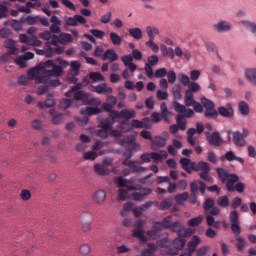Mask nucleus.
<instances>
[{
	"label": "nucleus",
	"mask_w": 256,
	"mask_h": 256,
	"mask_svg": "<svg viewBox=\"0 0 256 256\" xmlns=\"http://www.w3.org/2000/svg\"><path fill=\"white\" fill-rule=\"evenodd\" d=\"M156 97L158 101H167L169 99V93L167 91L157 90Z\"/></svg>",
	"instance_id": "60"
},
{
	"label": "nucleus",
	"mask_w": 256,
	"mask_h": 256,
	"mask_svg": "<svg viewBox=\"0 0 256 256\" xmlns=\"http://www.w3.org/2000/svg\"><path fill=\"white\" fill-rule=\"evenodd\" d=\"M216 173L221 183L226 185V189L229 193H243L245 191V184L239 182V176L237 174H230L225 168H217Z\"/></svg>",
	"instance_id": "2"
},
{
	"label": "nucleus",
	"mask_w": 256,
	"mask_h": 256,
	"mask_svg": "<svg viewBox=\"0 0 256 256\" xmlns=\"http://www.w3.org/2000/svg\"><path fill=\"white\" fill-rule=\"evenodd\" d=\"M228 135H232V143L236 147H245L247 145V140L243 137L241 131H228Z\"/></svg>",
	"instance_id": "19"
},
{
	"label": "nucleus",
	"mask_w": 256,
	"mask_h": 256,
	"mask_svg": "<svg viewBox=\"0 0 256 256\" xmlns=\"http://www.w3.org/2000/svg\"><path fill=\"white\" fill-rule=\"evenodd\" d=\"M89 79H91V81H105V77H103L102 73L99 72H91L89 74Z\"/></svg>",
	"instance_id": "59"
},
{
	"label": "nucleus",
	"mask_w": 256,
	"mask_h": 256,
	"mask_svg": "<svg viewBox=\"0 0 256 256\" xmlns=\"http://www.w3.org/2000/svg\"><path fill=\"white\" fill-rule=\"evenodd\" d=\"M41 39L44 41H48L50 45H53L54 47H57L59 43H61L60 36L53 35L49 30H46L40 34Z\"/></svg>",
	"instance_id": "25"
},
{
	"label": "nucleus",
	"mask_w": 256,
	"mask_h": 256,
	"mask_svg": "<svg viewBox=\"0 0 256 256\" xmlns=\"http://www.w3.org/2000/svg\"><path fill=\"white\" fill-rule=\"evenodd\" d=\"M109 37H110L111 43L116 47L123 43V38H121V36H119V34L115 32H110Z\"/></svg>",
	"instance_id": "45"
},
{
	"label": "nucleus",
	"mask_w": 256,
	"mask_h": 256,
	"mask_svg": "<svg viewBox=\"0 0 256 256\" xmlns=\"http://www.w3.org/2000/svg\"><path fill=\"white\" fill-rule=\"evenodd\" d=\"M122 163L132 169L134 173H145V171H147V168L139 165V161L123 160Z\"/></svg>",
	"instance_id": "27"
},
{
	"label": "nucleus",
	"mask_w": 256,
	"mask_h": 256,
	"mask_svg": "<svg viewBox=\"0 0 256 256\" xmlns=\"http://www.w3.org/2000/svg\"><path fill=\"white\" fill-rule=\"evenodd\" d=\"M241 24L246 27V29H248V31H250V33H252V35L254 37H256V24L255 22H251L248 20H242Z\"/></svg>",
	"instance_id": "44"
},
{
	"label": "nucleus",
	"mask_w": 256,
	"mask_h": 256,
	"mask_svg": "<svg viewBox=\"0 0 256 256\" xmlns=\"http://www.w3.org/2000/svg\"><path fill=\"white\" fill-rule=\"evenodd\" d=\"M204 216L199 215L198 217L192 218L188 221V227H199L203 223Z\"/></svg>",
	"instance_id": "49"
},
{
	"label": "nucleus",
	"mask_w": 256,
	"mask_h": 256,
	"mask_svg": "<svg viewBox=\"0 0 256 256\" xmlns=\"http://www.w3.org/2000/svg\"><path fill=\"white\" fill-rule=\"evenodd\" d=\"M4 47L8 49L9 53H12V55H19V48H17V42L13 39H7L4 42Z\"/></svg>",
	"instance_id": "32"
},
{
	"label": "nucleus",
	"mask_w": 256,
	"mask_h": 256,
	"mask_svg": "<svg viewBox=\"0 0 256 256\" xmlns=\"http://www.w3.org/2000/svg\"><path fill=\"white\" fill-rule=\"evenodd\" d=\"M114 181L117 187H126L127 191H135V189L139 190V188H136L135 186L132 185V183H135V178H131L130 180H127L123 178V176H119L115 178Z\"/></svg>",
	"instance_id": "21"
},
{
	"label": "nucleus",
	"mask_w": 256,
	"mask_h": 256,
	"mask_svg": "<svg viewBox=\"0 0 256 256\" xmlns=\"http://www.w3.org/2000/svg\"><path fill=\"white\" fill-rule=\"evenodd\" d=\"M146 46L153 51V53H159V45L155 43V38H149V41L146 42Z\"/></svg>",
	"instance_id": "57"
},
{
	"label": "nucleus",
	"mask_w": 256,
	"mask_h": 256,
	"mask_svg": "<svg viewBox=\"0 0 256 256\" xmlns=\"http://www.w3.org/2000/svg\"><path fill=\"white\" fill-rule=\"evenodd\" d=\"M184 103L186 107H193L196 113H203V109H205L202 103L195 101L193 93L190 91L185 92Z\"/></svg>",
	"instance_id": "11"
},
{
	"label": "nucleus",
	"mask_w": 256,
	"mask_h": 256,
	"mask_svg": "<svg viewBox=\"0 0 256 256\" xmlns=\"http://www.w3.org/2000/svg\"><path fill=\"white\" fill-rule=\"evenodd\" d=\"M70 67H71V69L69 70V75H71V77H78L79 69H81V62L72 61L70 63Z\"/></svg>",
	"instance_id": "39"
},
{
	"label": "nucleus",
	"mask_w": 256,
	"mask_h": 256,
	"mask_svg": "<svg viewBox=\"0 0 256 256\" xmlns=\"http://www.w3.org/2000/svg\"><path fill=\"white\" fill-rule=\"evenodd\" d=\"M163 224L161 223V221L159 222H154L152 229L148 230L146 232V235H148V237H157V233H159V231H163Z\"/></svg>",
	"instance_id": "35"
},
{
	"label": "nucleus",
	"mask_w": 256,
	"mask_h": 256,
	"mask_svg": "<svg viewBox=\"0 0 256 256\" xmlns=\"http://www.w3.org/2000/svg\"><path fill=\"white\" fill-rule=\"evenodd\" d=\"M217 215H213L211 213H206V223L209 227H219V222H215V218Z\"/></svg>",
	"instance_id": "47"
},
{
	"label": "nucleus",
	"mask_w": 256,
	"mask_h": 256,
	"mask_svg": "<svg viewBox=\"0 0 256 256\" xmlns=\"http://www.w3.org/2000/svg\"><path fill=\"white\" fill-rule=\"evenodd\" d=\"M181 89H183V86H181V84H175L172 87V94L175 101H181V99H183V95L181 94Z\"/></svg>",
	"instance_id": "41"
},
{
	"label": "nucleus",
	"mask_w": 256,
	"mask_h": 256,
	"mask_svg": "<svg viewBox=\"0 0 256 256\" xmlns=\"http://www.w3.org/2000/svg\"><path fill=\"white\" fill-rule=\"evenodd\" d=\"M21 23H27L28 25H36L39 21V16H27L20 19Z\"/></svg>",
	"instance_id": "51"
},
{
	"label": "nucleus",
	"mask_w": 256,
	"mask_h": 256,
	"mask_svg": "<svg viewBox=\"0 0 256 256\" xmlns=\"http://www.w3.org/2000/svg\"><path fill=\"white\" fill-rule=\"evenodd\" d=\"M180 164L182 165V169L186 171V173H193V171H196L199 169V163H195L194 161H191L189 158H181Z\"/></svg>",
	"instance_id": "20"
},
{
	"label": "nucleus",
	"mask_w": 256,
	"mask_h": 256,
	"mask_svg": "<svg viewBox=\"0 0 256 256\" xmlns=\"http://www.w3.org/2000/svg\"><path fill=\"white\" fill-rule=\"evenodd\" d=\"M201 243V239L198 236H193L191 241L188 242V251L184 254H181L180 256H191V253L197 249V245Z\"/></svg>",
	"instance_id": "30"
},
{
	"label": "nucleus",
	"mask_w": 256,
	"mask_h": 256,
	"mask_svg": "<svg viewBox=\"0 0 256 256\" xmlns=\"http://www.w3.org/2000/svg\"><path fill=\"white\" fill-rule=\"evenodd\" d=\"M19 40L21 43H25L31 47H41V40L37 39V36H27V34H20Z\"/></svg>",
	"instance_id": "22"
},
{
	"label": "nucleus",
	"mask_w": 256,
	"mask_h": 256,
	"mask_svg": "<svg viewBox=\"0 0 256 256\" xmlns=\"http://www.w3.org/2000/svg\"><path fill=\"white\" fill-rule=\"evenodd\" d=\"M238 111L241 115H243L244 117H247V115H249L250 113L249 104L245 101H240L238 103Z\"/></svg>",
	"instance_id": "42"
},
{
	"label": "nucleus",
	"mask_w": 256,
	"mask_h": 256,
	"mask_svg": "<svg viewBox=\"0 0 256 256\" xmlns=\"http://www.w3.org/2000/svg\"><path fill=\"white\" fill-rule=\"evenodd\" d=\"M50 69L44 68L43 66H37L28 71V76L31 81H35L38 84L44 83L47 87H59L61 81L59 79L51 80L53 75L47 73Z\"/></svg>",
	"instance_id": "3"
},
{
	"label": "nucleus",
	"mask_w": 256,
	"mask_h": 256,
	"mask_svg": "<svg viewBox=\"0 0 256 256\" xmlns=\"http://www.w3.org/2000/svg\"><path fill=\"white\" fill-rule=\"evenodd\" d=\"M176 123L178 129H181V131H185L187 129V121L185 120V117L183 115H178L176 117Z\"/></svg>",
	"instance_id": "46"
},
{
	"label": "nucleus",
	"mask_w": 256,
	"mask_h": 256,
	"mask_svg": "<svg viewBox=\"0 0 256 256\" xmlns=\"http://www.w3.org/2000/svg\"><path fill=\"white\" fill-rule=\"evenodd\" d=\"M159 63V56L151 55L147 58V63L144 66V71L148 79H153V67Z\"/></svg>",
	"instance_id": "14"
},
{
	"label": "nucleus",
	"mask_w": 256,
	"mask_h": 256,
	"mask_svg": "<svg viewBox=\"0 0 256 256\" xmlns=\"http://www.w3.org/2000/svg\"><path fill=\"white\" fill-rule=\"evenodd\" d=\"M200 102L205 109L204 117H206V119H217L219 115L225 119H231V117L235 115V110L231 103L226 104V106H220L218 110H215V102L213 100L207 97H201Z\"/></svg>",
	"instance_id": "1"
},
{
	"label": "nucleus",
	"mask_w": 256,
	"mask_h": 256,
	"mask_svg": "<svg viewBox=\"0 0 256 256\" xmlns=\"http://www.w3.org/2000/svg\"><path fill=\"white\" fill-rule=\"evenodd\" d=\"M128 33L135 41H141V39H143V30H141V28H130L128 29Z\"/></svg>",
	"instance_id": "38"
},
{
	"label": "nucleus",
	"mask_w": 256,
	"mask_h": 256,
	"mask_svg": "<svg viewBox=\"0 0 256 256\" xmlns=\"http://www.w3.org/2000/svg\"><path fill=\"white\" fill-rule=\"evenodd\" d=\"M60 43H71L73 41V36L69 33H60Z\"/></svg>",
	"instance_id": "61"
},
{
	"label": "nucleus",
	"mask_w": 256,
	"mask_h": 256,
	"mask_svg": "<svg viewBox=\"0 0 256 256\" xmlns=\"http://www.w3.org/2000/svg\"><path fill=\"white\" fill-rule=\"evenodd\" d=\"M230 219V229L232 233L236 236V249L240 253L245 249V245H247V240L245 238L241 237V224L239 223V213L237 210H233L230 212L229 215Z\"/></svg>",
	"instance_id": "4"
},
{
	"label": "nucleus",
	"mask_w": 256,
	"mask_h": 256,
	"mask_svg": "<svg viewBox=\"0 0 256 256\" xmlns=\"http://www.w3.org/2000/svg\"><path fill=\"white\" fill-rule=\"evenodd\" d=\"M79 219L81 223H93L95 216L93 213L86 211L80 214Z\"/></svg>",
	"instance_id": "40"
},
{
	"label": "nucleus",
	"mask_w": 256,
	"mask_h": 256,
	"mask_svg": "<svg viewBox=\"0 0 256 256\" xmlns=\"http://www.w3.org/2000/svg\"><path fill=\"white\" fill-rule=\"evenodd\" d=\"M173 205V199L171 198H166L162 200V202L159 205V210L160 211H167Z\"/></svg>",
	"instance_id": "52"
},
{
	"label": "nucleus",
	"mask_w": 256,
	"mask_h": 256,
	"mask_svg": "<svg viewBox=\"0 0 256 256\" xmlns=\"http://www.w3.org/2000/svg\"><path fill=\"white\" fill-rule=\"evenodd\" d=\"M59 65H56L54 60H47L42 63L40 67H44V69H50V71H46L48 75H53L54 77H61L63 75V69L69 67V62L67 60H60Z\"/></svg>",
	"instance_id": "5"
},
{
	"label": "nucleus",
	"mask_w": 256,
	"mask_h": 256,
	"mask_svg": "<svg viewBox=\"0 0 256 256\" xmlns=\"http://www.w3.org/2000/svg\"><path fill=\"white\" fill-rule=\"evenodd\" d=\"M94 171L95 173H97V175H102V176L109 175V169H107L105 166L101 164H95Z\"/></svg>",
	"instance_id": "50"
},
{
	"label": "nucleus",
	"mask_w": 256,
	"mask_h": 256,
	"mask_svg": "<svg viewBox=\"0 0 256 256\" xmlns=\"http://www.w3.org/2000/svg\"><path fill=\"white\" fill-rule=\"evenodd\" d=\"M81 115H99L101 109L98 107H86L80 110Z\"/></svg>",
	"instance_id": "43"
},
{
	"label": "nucleus",
	"mask_w": 256,
	"mask_h": 256,
	"mask_svg": "<svg viewBox=\"0 0 256 256\" xmlns=\"http://www.w3.org/2000/svg\"><path fill=\"white\" fill-rule=\"evenodd\" d=\"M178 81L184 86L187 87L191 82V79L186 74L180 73L178 74Z\"/></svg>",
	"instance_id": "58"
},
{
	"label": "nucleus",
	"mask_w": 256,
	"mask_h": 256,
	"mask_svg": "<svg viewBox=\"0 0 256 256\" xmlns=\"http://www.w3.org/2000/svg\"><path fill=\"white\" fill-rule=\"evenodd\" d=\"M216 33H231L233 31V24L228 20H219L213 25Z\"/></svg>",
	"instance_id": "15"
},
{
	"label": "nucleus",
	"mask_w": 256,
	"mask_h": 256,
	"mask_svg": "<svg viewBox=\"0 0 256 256\" xmlns=\"http://www.w3.org/2000/svg\"><path fill=\"white\" fill-rule=\"evenodd\" d=\"M203 131H205V126H203L201 122L196 123V129L195 128L188 129L187 142L189 143V145H191V147H195V145L197 144V139H195L196 133H198V135H201Z\"/></svg>",
	"instance_id": "10"
},
{
	"label": "nucleus",
	"mask_w": 256,
	"mask_h": 256,
	"mask_svg": "<svg viewBox=\"0 0 256 256\" xmlns=\"http://www.w3.org/2000/svg\"><path fill=\"white\" fill-rule=\"evenodd\" d=\"M107 199V192L105 190H97L94 192L92 196V201L96 203V205H104Z\"/></svg>",
	"instance_id": "28"
},
{
	"label": "nucleus",
	"mask_w": 256,
	"mask_h": 256,
	"mask_svg": "<svg viewBox=\"0 0 256 256\" xmlns=\"http://www.w3.org/2000/svg\"><path fill=\"white\" fill-rule=\"evenodd\" d=\"M119 59V56L117 55V52H115L113 49H108L105 51V53L102 55L103 61H109L110 63H113Z\"/></svg>",
	"instance_id": "34"
},
{
	"label": "nucleus",
	"mask_w": 256,
	"mask_h": 256,
	"mask_svg": "<svg viewBox=\"0 0 256 256\" xmlns=\"http://www.w3.org/2000/svg\"><path fill=\"white\" fill-rule=\"evenodd\" d=\"M183 147V142H181L178 139H173L172 140V145H168L167 151L169 155L172 157H177V150L175 149H181Z\"/></svg>",
	"instance_id": "31"
},
{
	"label": "nucleus",
	"mask_w": 256,
	"mask_h": 256,
	"mask_svg": "<svg viewBox=\"0 0 256 256\" xmlns=\"http://www.w3.org/2000/svg\"><path fill=\"white\" fill-rule=\"evenodd\" d=\"M132 233H133V237L140 239V241H147L145 234H143V230L134 229Z\"/></svg>",
	"instance_id": "64"
},
{
	"label": "nucleus",
	"mask_w": 256,
	"mask_h": 256,
	"mask_svg": "<svg viewBox=\"0 0 256 256\" xmlns=\"http://www.w3.org/2000/svg\"><path fill=\"white\" fill-rule=\"evenodd\" d=\"M100 125L102 127V129H105L107 131H111L113 125H115V119L111 118V119H106L104 121H100Z\"/></svg>",
	"instance_id": "48"
},
{
	"label": "nucleus",
	"mask_w": 256,
	"mask_h": 256,
	"mask_svg": "<svg viewBox=\"0 0 256 256\" xmlns=\"http://www.w3.org/2000/svg\"><path fill=\"white\" fill-rule=\"evenodd\" d=\"M201 171L199 174V177L203 179V181H208V183L213 182V177L209 175V171H211V166H209V163L205 161L198 162V170Z\"/></svg>",
	"instance_id": "12"
},
{
	"label": "nucleus",
	"mask_w": 256,
	"mask_h": 256,
	"mask_svg": "<svg viewBox=\"0 0 256 256\" xmlns=\"http://www.w3.org/2000/svg\"><path fill=\"white\" fill-rule=\"evenodd\" d=\"M163 136H156L152 139V145H155L156 147L163 148L165 145H167V139H169V132L164 131Z\"/></svg>",
	"instance_id": "29"
},
{
	"label": "nucleus",
	"mask_w": 256,
	"mask_h": 256,
	"mask_svg": "<svg viewBox=\"0 0 256 256\" xmlns=\"http://www.w3.org/2000/svg\"><path fill=\"white\" fill-rule=\"evenodd\" d=\"M167 76V69L166 68H160L153 73V77H156V79H163V77Z\"/></svg>",
	"instance_id": "63"
},
{
	"label": "nucleus",
	"mask_w": 256,
	"mask_h": 256,
	"mask_svg": "<svg viewBox=\"0 0 256 256\" xmlns=\"http://www.w3.org/2000/svg\"><path fill=\"white\" fill-rule=\"evenodd\" d=\"M49 113L52 117L53 125H61V123H63L65 115H63L62 113L55 114V109H51Z\"/></svg>",
	"instance_id": "37"
},
{
	"label": "nucleus",
	"mask_w": 256,
	"mask_h": 256,
	"mask_svg": "<svg viewBox=\"0 0 256 256\" xmlns=\"http://www.w3.org/2000/svg\"><path fill=\"white\" fill-rule=\"evenodd\" d=\"M135 190L134 191H141V192H133L131 194V199H133V201H143V199H145V197H147V195H151V193H153V190H151V188H143L141 186H135Z\"/></svg>",
	"instance_id": "16"
},
{
	"label": "nucleus",
	"mask_w": 256,
	"mask_h": 256,
	"mask_svg": "<svg viewBox=\"0 0 256 256\" xmlns=\"http://www.w3.org/2000/svg\"><path fill=\"white\" fill-rule=\"evenodd\" d=\"M81 89H83V83L76 82V84L72 86V91H77L74 94L75 101H82L84 105H95V103H97V99L90 98L91 94Z\"/></svg>",
	"instance_id": "7"
},
{
	"label": "nucleus",
	"mask_w": 256,
	"mask_h": 256,
	"mask_svg": "<svg viewBox=\"0 0 256 256\" xmlns=\"http://www.w3.org/2000/svg\"><path fill=\"white\" fill-rule=\"evenodd\" d=\"M170 231L172 233H177L178 237H191L193 235V230L191 228L183 227L180 221L173 222L170 225Z\"/></svg>",
	"instance_id": "9"
},
{
	"label": "nucleus",
	"mask_w": 256,
	"mask_h": 256,
	"mask_svg": "<svg viewBox=\"0 0 256 256\" xmlns=\"http://www.w3.org/2000/svg\"><path fill=\"white\" fill-rule=\"evenodd\" d=\"M119 145L121 147H126V151L123 154L125 157L124 161H130L131 157H133V152L140 147V145L135 141V136L133 135L120 138Z\"/></svg>",
	"instance_id": "6"
},
{
	"label": "nucleus",
	"mask_w": 256,
	"mask_h": 256,
	"mask_svg": "<svg viewBox=\"0 0 256 256\" xmlns=\"http://www.w3.org/2000/svg\"><path fill=\"white\" fill-rule=\"evenodd\" d=\"M206 139L209 145H212L213 147H221V145H223V138L219 132H213L212 134L206 132Z\"/></svg>",
	"instance_id": "23"
},
{
	"label": "nucleus",
	"mask_w": 256,
	"mask_h": 256,
	"mask_svg": "<svg viewBox=\"0 0 256 256\" xmlns=\"http://www.w3.org/2000/svg\"><path fill=\"white\" fill-rule=\"evenodd\" d=\"M187 243V239H185V236H178L173 241V246L176 250H170L169 253L171 255H179V251L183 250V247H185Z\"/></svg>",
	"instance_id": "24"
},
{
	"label": "nucleus",
	"mask_w": 256,
	"mask_h": 256,
	"mask_svg": "<svg viewBox=\"0 0 256 256\" xmlns=\"http://www.w3.org/2000/svg\"><path fill=\"white\" fill-rule=\"evenodd\" d=\"M174 199H175V201L178 205H182L183 201H187V199H189V193L188 192H183L182 194H177L174 197Z\"/></svg>",
	"instance_id": "55"
},
{
	"label": "nucleus",
	"mask_w": 256,
	"mask_h": 256,
	"mask_svg": "<svg viewBox=\"0 0 256 256\" xmlns=\"http://www.w3.org/2000/svg\"><path fill=\"white\" fill-rule=\"evenodd\" d=\"M146 33H147L149 39H155V35H159V28L147 26Z\"/></svg>",
	"instance_id": "53"
},
{
	"label": "nucleus",
	"mask_w": 256,
	"mask_h": 256,
	"mask_svg": "<svg viewBox=\"0 0 256 256\" xmlns=\"http://www.w3.org/2000/svg\"><path fill=\"white\" fill-rule=\"evenodd\" d=\"M187 87L188 90L186 91H189L190 93H199V91H201V85L195 81L190 82Z\"/></svg>",
	"instance_id": "54"
},
{
	"label": "nucleus",
	"mask_w": 256,
	"mask_h": 256,
	"mask_svg": "<svg viewBox=\"0 0 256 256\" xmlns=\"http://www.w3.org/2000/svg\"><path fill=\"white\" fill-rule=\"evenodd\" d=\"M217 205H219V207H229V197L227 196H221L218 198L217 200Z\"/></svg>",
	"instance_id": "62"
},
{
	"label": "nucleus",
	"mask_w": 256,
	"mask_h": 256,
	"mask_svg": "<svg viewBox=\"0 0 256 256\" xmlns=\"http://www.w3.org/2000/svg\"><path fill=\"white\" fill-rule=\"evenodd\" d=\"M133 59L141 61V59H143V53H141L139 49H134L132 50V55L126 54L121 57L122 63H124L125 67H128L130 73H135V71H137V65L133 63Z\"/></svg>",
	"instance_id": "8"
},
{
	"label": "nucleus",
	"mask_w": 256,
	"mask_h": 256,
	"mask_svg": "<svg viewBox=\"0 0 256 256\" xmlns=\"http://www.w3.org/2000/svg\"><path fill=\"white\" fill-rule=\"evenodd\" d=\"M87 23V18L79 14L74 15L73 17H65V25L67 27H77L80 25H85Z\"/></svg>",
	"instance_id": "17"
},
{
	"label": "nucleus",
	"mask_w": 256,
	"mask_h": 256,
	"mask_svg": "<svg viewBox=\"0 0 256 256\" xmlns=\"http://www.w3.org/2000/svg\"><path fill=\"white\" fill-rule=\"evenodd\" d=\"M137 117V112L135 110L124 109L122 111H113L111 115V119H135Z\"/></svg>",
	"instance_id": "13"
},
{
	"label": "nucleus",
	"mask_w": 256,
	"mask_h": 256,
	"mask_svg": "<svg viewBox=\"0 0 256 256\" xmlns=\"http://www.w3.org/2000/svg\"><path fill=\"white\" fill-rule=\"evenodd\" d=\"M203 209L205 213H210L211 215H219L221 213V210L215 206V200L212 198L205 199Z\"/></svg>",
	"instance_id": "18"
},
{
	"label": "nucleus",
	"mask_w": 256,
	"mask_h": 256,
	"mask_svg": "<svg viewBox=\"0 0 256 256\" xmlns=\"http://www.w3.org/2000/svg\"><path fill=\"white\" fill-rule=\"evenodd\" d=\"M169 157V154L165 150H160L159 152H151L150 153V159H153V161H163V159H167Z\"/></svg>",
	"instance_id": "36"
},
{
	"label": "nucleus",
	"mask_w": 256,
	"mask_h": 256,
	"mask_svg": "<svg viewBox=\"0 0 256 256\" xmlns=\"http://www.w3.org/2000/svg\"><path fill=\"white\" fill-rule=\"evenodd\" d=\"M244 75L248 83H251L256 87V68H247L244 72Z\"/></svg>",
	"instance_id": "33"
},
{
	"label": "nucleus",
	"mask_w": 256,
	"mask_h": 256,
	"mask_svg": "<svg viewBox=\"0 0 256 256\" xmlns=\"http://www.w3.org/2000/svg\"><path fill=\"white\" fill-rule=\"evenodd\" d=\"M132 129H143L141 120L134 119L131 121L129 128L126 129V133H129Z\"/></svg>",
	"instance_id": "56"
},
{
	"label": "nucleus",
	"mask_w": 256,
	"mask_h": 256,
	"mask_svg": "<svg viewBox=\"0 0 256 256\" xmlns=\"http://www.w3.org/2000/svg\"><path fill=\"white\" fill-rule=\"evenodd\" d=\"M90 91L98 93V95H111L113 88L109 87L106 83H101L96 86H91Z\"/></svg>",
	"instance_id": "26"
}]
</instances>
